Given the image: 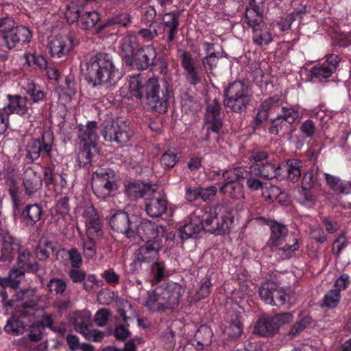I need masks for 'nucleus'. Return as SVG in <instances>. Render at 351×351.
<instances>
[{
  "instance_id": "a19ab883",
  "label": "nucleus",
  "mask_w": 351,
  "mask_h": 351,
  "mask_svg": "<svg viewBox=\"0 0 351 351\" xmlns=\"http://www.w3.org/2000/svg\"><path fill=\"white\" fill-rule=\"evenodd\" d=\"M146 267H149L150 269L152 283L160 282L169 275L165 263L159 260L146 266Z\"/></svg>"
},
{
  "instance_id": "423d86ee",
  "label": "nucleus",
  "mask_w": 351,
  "mask_h": 351,
  "mask_svg": "<svg viewBox=\"0 0 351 351\" xmlns=\"http://www.w3.org/2000/svg\"><path fill=\"white\" fill-rule=\"evenodd\" d=\"M85 5V0H73L66 5L64 15L69 23L77 22L81 29L87 30L96 25L100 21V16L96 11L84 12Z\"/></svg>"
},
{
  "instance_id": "b1692460",
  "label": "nucleus",
  "mask_w": 351,
  "mask_h": 351,
  "mask_svg": "<svg viewBox=\"0 0 351 351\" xmlns=\"http://www.w3.org/2000/svg\"><path fill=\"white\" fill-rule=\"evenodd\" d=\"M31 37L32 34L30 31L25 26H16L15 28L12 29V30L8 31L3 36L6 47L9 49L15 47L17 43L29 42Z\"/></svg>"
},
{
  "instance_id": "774afa93",
  "label": "nucleus",
  "mask_w": 351,
  "mask_h": 351,
  "mask_svg": "<svg viewBox=\"0 0 351 351\" xmlns=\"http://www.w3.org/2000/svg\"><path fill=\"white\" fill-rule=\"evenodd\" d=\"M84 255L87 258H93L96 254V246L93 239L90 238L84 242Z\"/></svg>"
},
{
  "instance_id": "c85d7f7f",
  "label": "nucleus",
  "mask_w": 351,
  "mask_h": 351,
  "mask_svg": "<svg viewBox=\"0 0 351 351\" xmlns=\"http://www.w3.org/2000/svg\"><path fill=\"white\" fill-rule=\"evenodd\" d=\"M8 104L3 108L5 112L9 114H16L21 117L29 115V108L27 106L28 99L19 95H8Z\"/></svg>"
},
{
  "instance_id": "603ef678",
  "label": "nucleus",
  "mask_w": 351,
  "mask_h": 351,
  "mask_svg": "<svg viewBox=\"0 0 351 351\" xmlns=\"http://www.w3.org/2000/svg\"><path fill=\"white\" fill-rule=\"evenodd\" d=\"M25 58L29 66H36L40 69H47V62L43 56L36 53L26 54Z\"/></svg>"
},
{
  "instance_id": "58836bf2",
  "label": "nucleus",
  "mask_w": 351,
  "mask_h": 351,
  "mask_svg": "<svg viewBox=\"0 0 351 351\" xmlns=\"http://www.w3.org/2000/svg\"><path fill=\"white\" fill-rule=\"evenodd\" d=\"M202 230V221L195 217L192 219L189 223L180 226L178 229V233L180 239L184 241L193 237Z\"/></svg>"
},
{
  "instance_id": "39448f33",
  "label": "nucleus",
  "mask_w": 351,
  "mask_h": 351,
  "mask_svg": "<svg viewBox=\"0 0 351 351\" xmlns=\"http://www.w3.org/2000/svg\"><path fill=\"white\" fill-rule=\"evenodd\" d=\"M258 294L265 303L271 305H283L287 302L292 304L295 300V290L292 287H280L279 283L273 280L262 282Z\"/></svg>"
},
{
  "instance_id": "052dcab7",
  "label": "nucleus",
  "mask_w": 351,
  "mask_h": 351,
  "mask_svg": "<svg viewBox=\"0 0 351 351\" xmlns=\"http://www.w3.org/2000/svg\"><path fill=\"white\" fill-rule=\"evenodd\" d=\"M110 311L108 308H101L95 315L94 322L98 326H104L106 324Z\"/></svg>"
},
{
  "instance_id": "de8ad7c7",
  "label": "nucleus",
  "mask_w": 351,
  "mask_h": 351,
  "mask_svg": "<svg viewBox=\"0 0 351 351\" xmlns=\"http://www.w3.org/2000/svg\"><path fill=\"white\" fill-rule=\"evenodd\" d=\"M340 301L339 289H331L328 291L322 300V306L336 307Z\"/></svg>"
},
{
  "instance_id": "6e6552de",
  "label": "nucleus",
  "mask_w": 351,
  "mask_h": 351,
  "mask_svg": "<svg viewBox=\"0 0 351 351\" xmlns=\"http://www.w3.org/2000/svg\"><path fill=\"white\" fill-rule=\"evenodd\" d=\"M53 134L50 131H45L40 138H32L25 147V160L27 164H33L40 156L51 159L53 147Z\"/></svg>"
},
{
  "instance_id": "f257e3e1",
  "label": "nucleus",
  "mask_w": 351,
  "mask_h": 351,
  "mask_svg": "<svg viewBox=\"0 0 351 351\" xmlns=\"http://www.w3.org/2000/svg\"><path fill=\"white\" fill-rule=\"evenodd\" d=\"M82 74L88 84L93 87L104 83L114 86L121 78V73L116 68L109 53L100 52L90 58Z\"/></svg>"
},
{
  "instance_id": "dca6fc26",
  "label": "nucleus",
  "mask_w": 351,
  "mask_h": 351,
  "mask_svg": "<svg viewBox=\"0 0 351 351\" xmlns=\"http://www.w3.org/2000/svg\"><path fill=\"white\" fill-rule=\"evenodd\" d=\"M162 248V243H160V241H149L140 246L135 252L134 256L138 258V261L140 260L146 267L158 260Z\"/></svg>"
},
{
  "instance_id": "c9c22d12",
  "label": "nucleus",
  "mask_w": 351,
  "mask_h": 351,
  "mask_svg": "<svg viewBox=\"0 0 351 351\" xmlns=\"http://www.w3.org/2000/svg\"><path fill=\"white\" fill-rule=\"evenodd\" d=\"M242 316L241 313L232 311L230 315L229 325L226 328V333L230 339H237L243 332Z\"/></svg>"
},
{
  "instance_id": "4be33fe9",
  "label": "nucleus",
  "mask_w": 351,
  "mask_h": 351,
  "mask_svg": "<svg viewBox=\"0 0 351 351\" xmlns=\"http://www.w3.org/2000/svg\"><path fill=\"white\" fill-rule=\"evenodd\" d=\"M280 162L276 163L274 156L265 162L256 163L250 166L251 171L262 178L271 180L273 178L280 179Z\"/></svg>"
},
{
  "instance_id": "4d7b16f0",
  "label": "nucleus",
  "mask_w": 351,
  "mask_h": 351,
  "mask_svg": "<svg viewBox=\"0 0 351 351\" xmlns=\"http://www.w3.org/2000/svg\"><path fill=\"white\" fill-rule=\"evenodd\" d=\"M298 248L299 245L296 241L293 245L286 244L282 247L277 248L276 250L278 255L281 256L282 259H288Z\"/></svg>"
},
{
  "instance_id": "393cba45",
  "label": "nucleus",
  "mask_w": 351,
  "mask_h": 351,
  "mask_svg": "<svg viewBox=\"0 0 351 351\" xmlns=\"http://www.w3.org/2000/svg\"><path fill=\"white\" fill-rule=\"evenodd\" d=\"M23 184L27 195H32L41 189L43 178L40 173L32 167H27L22 176Z\"/></svg>"
},
{
  "instance_id": "a18cd8bd",
  "label": "nucleus",
  "mask_w": 351,
  "mask_h": 351,
  "mask_svg": "<svg viewBox=\"0 0 351 351\" xmlns=\"http://www.w3.org/2000/svg\"><path fill=\"white\" fill-rule=\"evenodd\" d=\"M43 175L44 178L43 181L45 182L46 185L60 184L62 187L66 185V182L62 174H54L52 169L49 167L44 168Z\"/></svg>"
},
{
  "instance_id": "412c9836",
  "label": "nucleus",
  "mask_w": 351,
  "mask_h": 351,
  "mask_svg": "<svg viewBox=\"0 0 351 351\" xmlns=\"http://www.w3.org/2000/svg\"><path fill=\"white\" fill-rule=\"evenodd\" d=\"M223 184L219 187V193L233 199L244 198L243 186L239 182L230 178L228 171H226L222 174Z\"/></svg>"
},
{
  "instance_id": "bb28decb",
  "label": "nucleus",
  "mask_w": 351,
  "mask_h": 351,
  "mask_svg": "<svg viewBox=\"0 0 351 351\" xmlns=\"http://www.w3.org/2000/svg\"><path fill=\"white\" fill-rule=\"evenodd\" d=\"M145 202V207L147 214L152 218L161 217L167 210V200L165 196L153 195Z\"/></svg>"
},
{
  "instance_id": "c756f323",
  "label": "nucleus",
  "mask_w": 351,
  "mask_h": 351,
  "mask_svg": "<svg viewBox=\"0 0 351 351\" xmlns=\"http://www.w3.org/2000/svg\"><path fill=\"white\" fill-rule=\"evenodd\" d=\"M213 337L212 329L207 325H202L197 328L193 339H191V344L197 350H202L211 344Z\"/></svg>"
},
{
  "instance_id": "2eb2a0df",
  "label": "nucleus",
  "mask_w": 351,
  "mask_h": 351,
  "mask_svg": "<svg viewBox=\"0 0 351 351\" xmlns=\"http://www.w3.org/2000/svg\"><path fill=\"white\" fill-rule=\"evenodd\" d=\"M156 51L152 45L141 47L132 57L131 66L134 65L138 70H146L160 61V59L156 60Z\"/></svg>"
},
{
  "instance_id": "f3484780",
  "label": "nucleus",
  "mask_w": 351,
  "mask_h": 351,
  "mask_svg": "<svg viewBox=\"0 0 351 351\" xmlns=\"http://www.w3.org/2000/svg\"><path fill=\"white\" fill-rule=\"evenodd\" d=\"M101 134L106 141L115 142L119 145L127 143L131 137L130 133L113 122L104 123Z\"/></svg>"
},
{
  "instance_id": "cd10ccee",
  "label": "nucleus",
  "mask_w": 351,
  "mask_h": 351,
  "mask_svg": "<svg viewBox=\"0 0 351 351\" xmlns=\"http://www.w3.org/2000/svg\"><path fill=\"white\" fill-rule=\"evenodd\" d=\"M85 218L88 234L91 236L100 237L103 234L99 215L93 206H87L83 213Z\"/></svg>"
},
{
  "instance_id": "9d476101",
  "label": "nucleus",
  "mask_w": 351,
  "mask_h": 351,
  "mask_svg": "<svg viewBox=\"0 0 351 351\" xmlns=\"http://www.w3.org/2000/svg\"><path fill=\"white\" fill-rule=\"evenodd\" d=\"M293 319L292 313H278L274 316L263 315L255 324L254 333L261 337H271L278 332L280 326Z\"/></svg>"
},
{
  "instance_id": "72a5a7b5",
  "label": "nucleus",
  "mask_w": 351,
  "mask_h": 351,
  "mask_svg": "<svg viewBox=\"0 0 351 351\" xmlns=\"http://www.w3.org/2000/svg\"><path fill=\"white\" fill-rule=\"evenodd\" d=\"M78 138L80 144L85 143H96L97 135V123L95 121H89L86 125L80 124Z\"/></svg>"
},
{
  "instance_id": "5701e85b",
  "label": "nucleus",
  "mask_w": 351,
  "mask_h": 351,
  "mask_svg": "<svg viewBox=\"0 0 351 351\" xmlns=\"http://www.w3.org/2000/svg\"><path fill=\"white\" fill-rule=\"evenodd\" d=\"M265 0H250V8H247L245 18L247 25L254 28L263 23Z\"/></svg>"
},
{
  "instance_id": "f03ea898",
  "label": "nucleus",
  "mask_w": 351,
  "mask_h": 351,
  "mask_svg": "<svg viewBox=\"0 0 351 351\" xmlns=\"http://www.w3.org/2000/svg\"><path fill=\"white\" fill-rule=\"evenodd\" d=\"M185 289L180 284L168 282L157 287L148 293L145 306L153 311H165L176 308Z\"/></svg>"
},
{
  "instance_id": "bf43d9fd",
  "label": "nucleus",
  "mask_w": 351,
  "mask_h": 351,
  "mask_svg": "<svg viewBox=\"0 0 351 351\" xmlns=\"http://www.w3.org/2000/svg\"><path fill=\"white\" fill-rule=\"evenodd\" d=\"M9 194L11 197L12 201L13 202V206L14 209H18L19 202V187L17 186L16 182L14 179L10 178L9 180Z\"/></svg>"
},
{
  "instance_id": "37998d69",
  "label": "nucleus",
  "mask_w": 351,
  "mask_h": 351,
  "mask_svg": "<svg viewBox=\"0 0 351 351\" xmlns=\"http://www.w3.org/2000/svg\"><path fill=\"white\" fill-rule=\"evenodd\" d=\"M43 211L38 204L27 205L23 212L25 222L27 226H32L40 219Z\"/></svg>"
},
{
  "instance_id": "ea45409f",
  "label": "nucleus",
  "mask_w": 351,
  "mask_h": 351,
  "mask_svg": "<svg viewBox=\"0 0 351 351\" xmlns=\"http://www.w3.org/2000/svg\"><path fill=\"white\" fill-rule=\"evenodd\" d=\"M56 250L55 243L47 239H40L36 245L34 253L39 261H46Z\"/></svg>"
},
{
  "instance_id": "49530a36",
  "label": "nucleus",
  "mask_w": 351,
  "mask_h": 351,
  "mask_svg": "<svg viewBox=\"0 0 351 351\" xmlns=\"http://www.w3.org/2000/svg\"><path fill=\"white\" fill-rule=\"evenodd\" d=\"M182 109L186 113L195 114L202 109V105L195 97L186 93L182 99Z\"/></svg>"
},
{
  "instance_id": "69168bd1",
  "label": "nucleus",
  "mask_w": 351,
  "mask_h": 351,
  "mask_svg": "<svg viewBox=\"0 0 351 351\" xmlns=\"http://www.w3.org/2000/svg\"><path fill=\"white\" fill-rule=\"evenodd\" d=\"M279 98L277 96L271 97L264 100L258 108V110L266 113L269 116V112L274 106H277Z\"/></svg>"
},
{
  "instance_id": "1a4fd4ad",
  "label": "nucleus",
  "mask_w": 351,
  "mask_h": 351,
  "mask_svg": "<svg viewBox=\"0 0 351 351\" xmlns=\"http://www.w3.org/2000/svg\"><path fill=\"white\" fill-rule=\"evenodd\" d=\"M91 187L100 199H105L117 189L114 171L111 169H99L92 174Z\"/></svg>"
},
{
  "instance_id": "a878e982",
  "label": "nucleus",
  "mask_w": 351,
  "mask_h": 351,
  "mask_svg": "<svg viewBox=\"0 0 351 351\" xmlns=\"http://www.w3.org/2000/svg\"><path fill=\"white\" fill-rule=\"evenodd\" d=\"M156 191V186L143 182H131L125 188V193L131 200L151 197Z\"/></svg>"
},
{
  "instance_id": "a211bd4d",
  "label": "nucleus",
  "mask_w": 351,
  "mask_h": 351,
  "mask_svg": "<svg viewBox=\"0 0 351 351\" xmlns=\"http://www.w3.org/2000/svg\"><path fill=\"white\" fill-rule=\"evenodd\" d=\"M77 45L78 41L71 34L58 36L49 44L51 56L58 58L66 56Z\"/></svg>"
},
{
  "instance_id": "e2e57ef3",
  "label": "nucleus",
  "mask_w": 351,
  "mask_h": 351,
  "mask_svg": "<svg viewBox=\"0 0 351 351\" xmlns=\"http://www.w3.org/2000/svg\"><path fill=\"white\" fill-rule=\"evenodd\" d=\"M55 210L62 217L68 215L70 210L69 197L66 196L61 197L56 205Z\"/></svg>"
},
{
  "instance_id": "864d4df0",
  "label": "nucleus",
  "mask_w": 351,
  "mask_h": 351,
  "mask_svg": "<svg viewBox=\"0 0 351 351\" xmlns=\"http://www.w3.org/2000/svg\"><path fill=\"white\" fill-rule=\"evenodd\" d=\"M47 286L50 293L55 292L56 295H58L64 292L66 284L63 280L54 278L49 280Z\"/></svg>"
},
{
  "instance_id": "7c9ffc66",
  "label": "nucleus",
  "mask_w": 351,
  "mask_h": 351,
  "mask_svg": "<svg viewBox=\"0 0 351 351\" xmlns=\"http://www.w3.org/2000/svg\"><path fill=\"white\" fill-rule=\"evenodd\" d=\"M147 82L148 79L140 74L130 77L128 87L130 97L138 101H142L145 97Z\"/></svg>"
},
{
  "instance_id": "20e7f679",
  "label": "nucleus",
  "mask_w": 351,
  "mask_h": 351,
  "mask_svg": "<svg viewBox=\"0 0 351 351\" xmlns=\"http://www.w3.org/2000/svg\"><path fill=\"white\" fill-rule=\"evenodd\" d=\"M232 220L231 213L224 205L219 204L211 208L201 221L204 231L221 235L229 232Z\"/></svg>"
},
{
  "instance_id": "f8f14e48",
  "label": "nucleus",
  "mask_w": 351,
  "mask_h": 351,
  "mask_svg": "<svg viewBox=\"0 0 351 351\" xmlns=\"http://www.w3.org/2000/svg\"><path fill=\"white\" fill-rule=\"evenodd\" d=\"M221 110V104L216 98L206 105L204 119L207 128L204 141L209 140L210 132L219 134L221 130L223 125Z\"/></svg>"
},
{
  "instance_id": "7ed1b4c3",
  "label": "nucleus",
  "mask_w": 351,
  "mask_h": 351,
  "mask_svg": "<svg viewBox=\"0 0 351 351\" xmlns=\"http://www.w3.org/2000/svg\"><path fill=\"white\" fill-rule=\"evenodd\" d=\"M223 106L227 112L241 114L247 110L251 101L248 86L241 80L230 84L223 93Z\"/></svg>"
},
{
  "instance_id": "09e8293b",
  "label": "nucleus",
  "mask_w": 351,
  "mask_h": 351,
  "mask_svg": "<svg viewBox=\"0 0 351 351\" xmlns=\"http://www.w3.org/2000/svg\"><path fill=\"white\" fill-rule=\"evenodd\" d=\"M26 93L30 97L31 100L34 103L42 101L45 97V94L41 88L34 82L27 84Z\"/></svg>"
},
{
  "instance_id": "aec40b11",
  "label": "nucleus",
  "mask_w": 351,
  "mask_h": 351,
  "mask_svg": "<svg viewBox=\"0 0 351 351\" xmlns=\"http://www.w3.org/2000/svg\"><path fill=\"white\" fill-rule=\"evenodd\" d=\"M302 162L298 159H289L286 162H280V180H288L297 182L302 174Z\"/></svg>"
},
{
  "instance_id": "c03bdc74",
  "label": "nucleus",
  "mask_w": 351,
  "mask_h": 351,
  "mask_svg": "<svg viewBox=\"0 0 351 351\" xmlns=\"http://www.w3.org/2000/svg\"><path fill=\"white\" fill-rule=\"evenodd\" d=\"M25 327L26 326L23 320L18 317L12 316L8 319L4 330L12 335H19L25 332Z\"/></svg>"
},
{
  "instance_id": "473e14b6",
  "label": "nucleus",
  "mask_w": 351,
  "mask_h": 351,
  "mask_svg": "<svg viewBox=\"0 0 351 351\" xmlns=\"http://www.w3.org/2000/svg\"><path fill=\"white\" fill-rule=\"evenodd\" d=\"M182 66L186 71V80L191 85H196L200 82L201 79L197 75V71L195 68L191 54L186 51L182 52L180 56Z\"/></svg>"
},
{
  "instance_id": "6e6d98bb",
  "label": "nucleus",
  "mask_w": 351,
  "mask_h": 351,
  "mask_svg": "<svg viewBox=\"0 0 351 351\" xmlns=\"http://www.w3.org/2000/svg\"><path fill=\"white\" fill-rule=\"evenodd\" d=\"M289 125L279 115L271 121V126L269 128V133L278 135L279 132L285 128H288Z\"/></svg>"
},
{
  "instance_id": "0e129e2a",
  "label": "nucleus",
  "mask_w": 351,
  "mask_h": 351,
  "mask_svg": "<svg viewBox=\"0 0 351 351\" xmlns=\"http://www.w3.org/2000/svg\"><path fill=\"white\" fill-rule=\"evenodd\" d=\"M179 14L173 13V12H167L164 14L162 16V24L164 27L162 28L165 30V27H173V25H176V26H179Z\"/></svg>"
},
{
  "instance_id": "6ab92c4d",
  "label": "nucleus",
  "mask_w": 351,
  "mask_h": 351,
  "mask_svg": "<svg viewBox=\"0 0 351 351\" xmlns=\"http://www.w3.org/2000/svg\"><path fill=\"white\" fill-rule=\"evenodd\" d=\"M341 58L337 55L330 54L326 56V60L322 64H317L311 69L312 77L319 80L330 77L337 70Z\"/></svg>"
},
{
  "instance_id": "4468645a",
  "label": "nucleus",
  "mask_w": 351,
  "mask_h": 351,
  "mask_svg": "<svg viewBox=\"0 0 351 351\" xmlns=\"http://www.w3.org/2000/svg\"><path fill=\"white\" fill-rule=\"evenodd\" d=\"M0 263L7 265L12 261L15 254L19 252L21 242L9 230L3 228H0Z\"/></svg>"
},
{
  "instance_id": "ddd939ff",
  "label": "nucleus",
  "mask_w": 351,
  "mask_h": 351,
  "mask_svg": "<svg viewBox=\"0 0 351 351\" xmlns=\"http://www.w3.org/2000/svg\"><path fill=\"white\" fill-rule=\"evenodd\" d=\"M136 220L134 215L130 216L125 210H117L110 217L108 223L112 230L130 239L134 228L136 227Z\"/></svg>"
},
{
  "instance_id": "4c0bfd02",
  "label": "nucleus",
  "mask_w": 351,
  "mask_h": 351,
  "mask_svg": "<svg viewBox=\"0 0 351 351\" xmlns=\"http://www.w3.org/2000/svg\"><path fill=\"white\" fill-rule=\"evenodd\" d=\"M326 184L334 192L339 194H349L351 193V182L343 181L339 178L329 173L324 174Z\"/></svg>"
},
{
  "instance_id": "0eeeda50",
  "label": "nucleus",
  "mask_w": 351,
  "mask_h": 351,
  "mask_svg": "<svg viewBox=\"0 0 351 351\" xmlns=\"http://www.w3.org/2000/svg\"><path fill=\"white\" fill-rule=\"evenodd\" d=\"M145 97L143 100L158 113H165L167 110L169 99V88L167 85L161 87L157 77L148 79L145 88Z\"/></svg>"
},
{
  "instance_id": "5fc2aeb1",
  "label": "nucleus",
  "mask_w": 351,
  "mask_h": 351,
  "mask_svg": "<svg viewBox=\"0 0 351 351\" xmlns=\"http://www.w3.org/2000/svg\"><path fill=\"white\" fill-rule=\"evenodd\" d=\"M206 55L202 59V62L204 68L206 71H212L218 64L219 58L222 56L221 54Z\"/></svg>"
},
{
  "instance_id": "f704fd0d",
  "label": "nucleus",
  "mask_w": 351,
  "mask_h": 351,
  "mask_svg": "<svg viewBox=\"0 0 351 351\" xmlns=\"http://www.w3.org/2000/svg\"><path fill=\"white\" fill-rule=\"evenodd\" d=\"M83 148L81 149L79 156L78 162L80 167L88 169L91 165L93 158L98 156L99 149L96 143H83Z\"/></svg>"
},
{
  "instance_id": "13d9d810",
  "label": "nucleus",
  "mask_w": 351,
  "mask_h": 351,
  "mask_svg": "<svg viewBox=\"0 0 351 351\" xmlns=\"http://www.w3.org/2000/svg\"><path fill=\"white\" fill-rule=\"evenodd\" d=\"M228 171V176L230 178H234V180L239 182L241 180H247L250 174L254 173V171H251L250 169V171H247L242 167H237L232 171Z\"/></svg>"
},
{
  "instance_id": "338daca9",
  "label": "nucleus",
  "mask_w": 351,
  "mask_h": 351,
  "mask_svg": "<svg viewBox=\"0 0 351 351\" xmlns=\"http://www.w3.org/2000/svg\"><path fill=\"white\" fill-rule=\"evenodd\" d=\"M217 192V188L215 186H209L206 188L199 187L200 199L204 202L210 200L215 197Z\"/></svg>"
},
{
  "instance_id": "3c124183",
  "label": "nucleus",
  "mask_w": 351,
  "mask_h": 351,
  "mask_svg": "<svg viewBox=\"0 0 351 351\" xmlns=\"http://www.w3.org/2000/svg\"><path fill=\"white\" fill-rule=\"evenodd\" d=\"M178 162L177 154L170 149L165 152L160 158L161 165L165 169L173 168Z\"/></svg>"
},
{
  "instance_id": "680f3d73",
  "label": "nucleus",
  "mask_w": 351,
  "mask_h": 351,
  "mask_svg": "<svg viewBox=\"0 0 351 351\" xmlns=\"http://www.w3.org/2000/svg\"><path fill=\"white\" fill-rule=\"evenodd\" d=\"M282 114L279 115L288 125H291L298 117V111L292 108L282 107Z\"/></svg>"
},
{
  "instance_id": "e433bc0d",
  "label": "nucleus",
  "mask_w": 351,
  "mask_h": 351,
  "mask_svg": "<svg viewBox=\"0 0 351 351\" xmlns=\"http://www.w3.org/2000/svg\"><path fill=\"white\" fill-rule=\"evenodd\" d=\"M271 234L267 245L270 247H277L282 244L287 235V227L276 221H273L270 227Z\"/></svg>"
},
{
  "instance_id": "9b49d317",
  "label": "nucleus",
  "mask_w": 351,
  "mask_h": 351,
  "mask_svg": "<svg viewBox=\"0 0 351 351\" xmlns=\"http://www.w3.org/2000/svg\"><path fill=\"white\" fill-rule=\"evenodd\" d=\"M136 226L130 240L135 241L139 239L143 241L148 242L156 240L162 243V238L165 236V227L158 225L148 219L140 220L136 218Z\"/></svg>"
},
{
  "instance_id": "79ce46f5",
  "label": "nucleus",
  "mask_w": 351,
  "mask_h": 351,
  "mask_svg": "<svg viewBox=\"0 0 351 351\" xmlns=\"http://www.w3.org/2000/svg\"><path fill=\"white\" fill-rule=\"evenodd\" d=\"M130 23L131 16L128 13H119L112 16L110 19H108L104 23L99 24L97 27V32H99L104 29L106 27L114 25L126 27Z\"/></svg>"
},
{
  "instance_id": "8fccbe9b",
  "label": "nucleus",
  "mask_w": 351,
  "mask_h": 351,
  "mask_svg": "<svg viewBox=\"0 0 351 351\" xmlns=\"http://www.w3.org/2000/svg\"><path fill=\"white\" fill-rule=\"evenodd\" d=\"M258 26H256L254 29L253 41L254 43L258 45H268L272 40L271 34L267 31H263L258 28Z\"/></svg>"
},
{
  "instance_id": "2f4dec72",
  "label": "nucleus",
  "mask_w": 351,
  "mask_h": 351,
  "mask_svg": "<svg viewBox=\"0 0 351 351\" xmlns=\"http://www.w3.org/2000/svg\"><path fill=\"white\" fill-rule=\"evenodd\" d=\"M121 47L125 64L131 66L132 57L135 52L141 48L137 36L135 35H127L122 39Z\"/></svg>"
}]
</instances>
